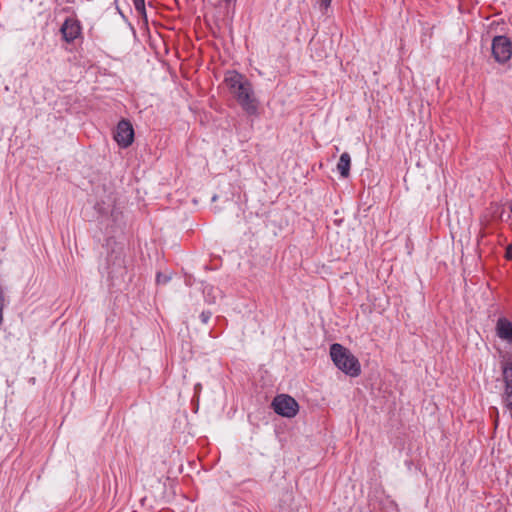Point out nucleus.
Returning a JSON list of instances; mask_svg holds the SVG:
<instances>
[{"instance_id":"6","label":"nucleus","mask_w":512,"mask_h":512,"mask_svg":"<svg viewBox=\"0 0 512 512\" xmlns=\"http://www.w3.org/2000/svg\"><path fill=\"white\" fill-rule=\"evenodd\" d=\"M114 140L119 147L128 148L134 141V128L129 120L122 119L118 122L114 133Z\"/></svg>"},{"instance_id":"13","label":"nucleus","mask_w":512,"mask_h":512,"mask_svg":"<svg viewBox=\"0 0 512 512\" xmlns=\"http://www.w3.org/2000/svg\"><path fill=\"white\" fill-rule=\"evenodd\" d=\"M212 317V312L209 310L202 311L200 314V320L203 324H207Z\"/></svg>"},{"instance_id":"16","label":"nucleus","mask_w":512,"mask_h":512,"mask_svg":"<svg viewBox=\"0 0 512 512\" xmlns=\"http://www.w3.org/2000/svg\"><path fill=\"white\" fill-rule=\"evenodd\" d=\"M505 258L507 260H512V244L508 245L505 252Z\"/></svg>"},{"instance_id":"2","label":"nucleus","mask_w":512,"mask_h":512,"mask_svg":"<svg viewBox=\"0 0 512 512\" xmlns=\"http://www.w3.org/2000/svg\"><path fill=\"white\" fill-rule=\"evenodd\" d=\"M330 357L334 365L345 375L355 378L361 374L358 358L342 344L333 343L330 346Z\"/></svg>"},{"instance_id":"14","label":"nucleus","mask_w":512,"mask_h":512,"mask_svg":"<svg viewBox=\"0 0 512 512\" xmlns=\"http://www.w3.org/2000/svg\"><path fill=\"white\" fill-rule=\"evenodd\" d=\"M332 0H319L320 8L322 10H327L331 5Z\"/></svg>"},{"instance_id":"5","label":"nucleus","mask_w":512,"mask_h":512,"mask_svg":"<svg viewBox=\"0 0 512 512\" xmlns=\"http://www.w3.org/2000/svg\"><path fill=\"white\" fill-rule=\"evenodd\" d=\"M272 407L276 414L287 418L294 417L299 410L297 401L286 394L276 396L272 401Z\"/></svg>"},{"instance_id":"8","label":"nucleus","mask_w":512,"mask_h":512,"mask_svg":"<svg viewBox=\"0 0 512 512\" xmlns=\"http://www.w3.org/2000/svg\"><path fill=\"white\" fill-rule=\"evenodd\" d=\"M81 25L77 19L67 18L62 24L60 31L67 43L74 42L81 35Z\"/></svg>"},{"instance_id":"9","label":"nucleus","mask_w":512,"mask_h":512,"mask_svg":"<svg viewBox=\"0 0 512 512\" xmlns=\"http://www.w3.org/2000/svg\"><path fill=\"white\" fill-rule=\"evenodd\" d=\"M496 336L512 347V321L506 317H499L495 324Z\"/></svg>"},{"instance_id":"4","label":"nucleus","mask_w":512,"mask_h":512,"mask_svg":"<svg viewBox=\"0 0 512 512\" xmlns=\"http://www.w3.org/2000/svg\"><path fill=\"white\" fill-rule=\"evenodd\" d=\"M492 56L499 64L507 63L512 56V42L505 35H497L491 43Z\"/></svg>"},{"instance_id":"12","label":"nucleus","mask_w":512,"mask_h":512,"mask_svg":"<svg viewBox=\"0 0 512 512\" xmlns=\"http://www.w3.org/2000/svg\"><path fill=\"white\" fill-rule=\"evenodd\" d=\"M135 10L141 15L144 20H147V13L145 8V0H132Z\"/></svg>"},{"instance_id":"11","label":"nucleus","mask_w":512,"mask_h":512,"mask_svg":"<svg viewBox=\"0 0 512 512\" xmlns=\"http://www.w3.org/2000/svg\"><path fill=\"white\" fill-rule=\"evenodd\" d=\"M221 293L222 292L217 287H214L213 285L205 284L203 286V295H204L205 301L208 304H215L217 298L221 296Z\"/></svg>"},{"instance_id":"3","label":"nucleus","mask_w":512,"mask_h":512,"mask_svg":"<svg viewBox=\"0 0 512 512\" xmlns=\"http://www.w3.org/2000/svg\"><path fill=\"white\" fill-rule=\"evenodd\" d=\"M503 392L501 394V402L503 408L509 412L512 419V359L505 360L501 363Z\"/></svg>"},{"instance_id":"10","label":"nucleus","mask_w":512,"mask_h":512,"mask_svg":"<svg viewBox=\"0 0 512 512\" xmlns=\"http://www.w3.org/2000/svg\"><path fill=\"white\" fill-rule=\"evenodd\" d=\"M351 157L348 152H344L340 155L337 163V170L341 177L346 178L350 174Z\"/></svg>"},{"instance_id":"18","label":"nucleus","mask_w":512,"mask_h":512,"mask_svg":"<svg viewBox=\"0 0 512 512\" xmlns=\"http://www.w3.org/2000/svg\"><path fill=\"white\" fill-rule=\"evenodd\" d=\"M96 209L99 210L101 213H104L101 208H100V205L99 204H96Z\"/></svg>"},{"instance_id":"1","label":"nucleus","mask_w":512,"mask_h":512,"mask_svg":"<svg viewBox=\"0 0 512 512\" xmlns=\"http://www.w3.org/2000/svg\"><path fill=\"white\" fill-rule=\"evenodd\" d=\"M224 81L242 110L249 116H257L259 101L252 83L237 71H228Z\"/></svg>"},{"instance_id":"17","label":"nucleus","mask_w":512,"mask_h":512,"mask_svg":"<svg viewBox=\"0 0 512 512\" xmlns=\"http://www.w3.org/2000/svg\"><path fill=\"white\" fill-rule=\"evenodd\" d=\"M223 2H225V4H230V3H234L236 0H222Z\"/></svg>"},{"instance_id":"7","label":"nucleus","mask_w":512,"mask_h":512,"mask_svg":"<svg viewBox=\"0 0 512 512\" xmlns=\"http://www.w3.org/2000/svg\"><path fill=\"white\" fill-rule=\"evenodd\" d=\"M107 268L111 275H123L126 270L124 250L116 245L107 256Z\"/></svg>"},{"instance_id":"15","label":"nucleus","mask_w":512,"mask_h":512,"mask_svg":"<svg viewBox=\"0 0 512 512\" xmlns=\"http://www.w3.org/2000/svg\"><path fill=\"white\" fill-rule=\"evenodd\" d=\"M157 283H167L169 281V277L158 273L156 276Z\"/></svg>"}]
</instances>
